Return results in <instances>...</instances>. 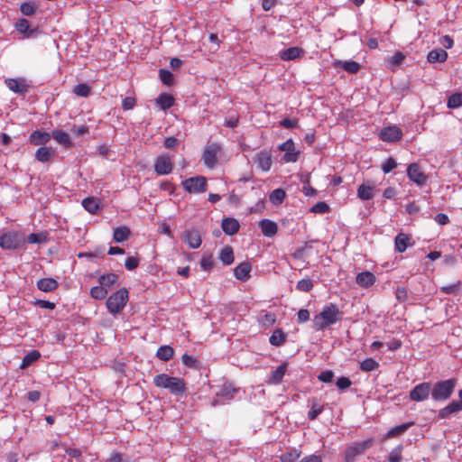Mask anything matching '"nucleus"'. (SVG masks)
<instances>
[{"label": "nucleus", "mask_w": 462, "mask_h": 462, "mask_svg": "<svg viewBox=\"0 0 462 462\" xmlns=\"http://www.w3.org/2000/svg\"><path fill=\"white\" fill-rule=\"evenodd\" d=\"M342 315L343 312L339 310L338 307L334 303H330L325 306L319 314L314 316L312 328L316 331L323 330L339 321Z\"/></svg>", "instance_id": "obj_1"}, {"label": "nucleus", "mask_w": 462, "mask_h": 462, "mask_svg": "<svg viewBox=\"0 0 462 462\" xmlns=\"http://www.w3.org/2000/svg\"><path fill=\"white\" fill-rule=\"evenodd\" d=\"M153 383L156 387L167 389L171 394L177 396L182 395L186 392V383L183 379L166 374H157L153 378Z\"/></svg>", "instance_id": "obj_2"}, {"label": "nucleus", "mask_w": 462, "mask_h": 462, "mask_svg": "<svg viewBox=\"0 0 462 462\" xmlns=\"http://www.w3.org/2000/svg\"><path fill=\"white\" fill-rule=\"evenodd\" d=\"M457 384L456 378L439 381L431 387V398L437 402H443L450 398Z\"/></svg>", "instance_id": "obj_3"}, {"label": "nucleus", "mask_w": 462, "mask_h": 462, "mask_svg": "<svg viewBox=\"0 0 462 462\" xmlns=\"http://www.w3.org/2000/svg\"><path fill=\"white\" fill-rule=\"evenodd\" d=\"M128 298L129 292L125 288L116 291L106 300L107 310L112 314L119 313L126 305Z\"/></svg>", "instance_id": "obj_4"}, {"label": "nucleus", "mask_w": 462, "mask_h": 462, "mask_svg": "<svg viewBox=\"0 0 462 462\" xmlns=\"http://www.w3.org/2000/svg\"><path fill=\"white\" fill-rule=\"evenodd\" d=\"M26 243L21 232H8L0 236V246L5 250H15L23 247Z\"/></svg>", "instance_id": "obj_5"}, {"label": "nucleus", "mask_w": 462, "mask_h": 462, "mask_svg": "<svg viewBox=\"0 0 462 462\" xmlns=\"http://www.w3.org/2000/svg\"><path fill=\"white\" fill-rule=\"evenodd\" d=\"M181 185L189 193H203L208 189L207 179L203 176L186 179Z\"/></svg>", "instance_id": "obj_6"}, {"label": "nucleus", "mask_w": 462, "mask_h": 462, "mask_svg": "<svg viewBox=\"0 0 462 462\" xmlns=\"http://www.w3.org/2000/svg\"><path fill=\"white\" fill-rule=\"evenodd\" d=\"M220 151L221 147L219 144L216 143H208L201 157L204 164L210 169L214 168L217 163V154Z\"/></svg>", "instance_id": "obj_7"}, {"label": "nucleus", "mask_w": 462, "mask_h": 462, "mask_svg": "<svg viewBox=\"0 0 462 462\" xmlns=\"http://www.w3.org/2000/svg\"><path fill=\"white\" fill-rule=\"evenodd\" d=\"M431 395V384L430 383H421L417 384L410 392V399L414 402H422Z\"/></svg>", "instance_id": "obj_8"}, {"label": "nucleus", "mask_w": 462, "mask_h": 462, "mask_svg": "<svg viewBox=\"0 0 462 462\" xmlns=\"http://www.w3.org/2000/svg\"><path fill=\"white\" fill-rule=\"evenodd\" d=\"M173 163L169 155H159L154 162V171L158 175H167L171 172Z\"/></svg>", "instance_id": "obj_9"}, {"label": "nucleus", "mask_w": 462, "mask_h": 462, "mask_svg": "<svg viewBox=\"0 0 462 462\" xmlns=\"http://www.w3.org/2000/svg\"><path fill=\"white\" fill-rule=\"evenodd\" d=\"M407 175L411 180L419 186L426 183L428 176L421 171L418 163H411L407 168Z\"/></svg>", "instance_id": "obj_10"}, {"label": "nucleus", "mask_w": 462, "mask_h": 462, "mask_svg": "<svg viewBox=\"0 0 462 462\" xmlns=\"http://www.w3.org/2000/svg\"><path fill=\"white\" fill-rule=\"evenodd\" d=\"M279 150L285 152L282 160L285 162H295L299 157V152H295V145L291 139H288L286 142L279 145Z\"/></svg>", "instance_id": "obj_11"}, {"label": "nucleus", "mask_w": 462, "mask_h": 462, "mask_svg": "<svg viewBox=\"0 0 462 462\" xmlns=\"http://www.w3.org/2000/svg\"><path fill=\"white\" fill-rule=\"evenodd\" d=\"M402 136V130L395 125L384 127L380 133V138L383 141L389 143L399 141Z\"/></svg>", "instance_id": "obj_12"}, {"label": "nucleus", "mask_w": 462, "mask_h": 462, "mask_svg": "<svg viewBox=\"0 0 462 462\" xmlns=\"http://www.w3.org/2000/svg\"><path fill=\"white\" fill-rule=\"evenodd\" d=\"M6 87L14 93L23 95L29 89V85L23 79H6Z\"/></svg>", "instance_id": "obj_13"}, {"label": "nucleus", "mask_w": 462, "mask_h": 462, "mask_svg": "<svg viewBox=\"0 0 462 462\" xmlns=\"http://www.w3.org/2000/svg\"><path fill=\"white\" fill-rule=\"evenodd\" d=\"M182 239L192 249H197L201 245L202 239L197 230H186L182 234Z\"/></svg>", "instance_id": "obj_14"}, {"label": "nucleus", "mask_w": 462, "mask_h": 462, "mask_svg": "<svg viewBox=\"0 0 462 462\" xmlns=\"http://www.w3.org/2000/svg\"><path fill=\"white\" fill-rule=\"evenodd\" d=\"M15 29L26 37L36 36L39 33V29L37 27L32 29L29 21L24 18H21L16 22Z\"/></svg>", "instance_id": "obj_15"}, {"label": "nucleus", "mask_w": 462, "mask_h": 462, "mask_svg": "<svg viewBox=\"0 0 462 462\" xmlns=\"http://www.w3.org/2000/svg\"><path fill=\"white\" fill-rule=\"evenodd\" d=\"M305 51L300 47H290L280 51V58L282 60H295L304 55Z\"/></svg>", "instance_id": "obj_16"}, {"label": "nucleus", "mask_w": 462, "mask_h": 462, "mask_svg": "<svg viewBox=\"0 0 462 462\" xmlns=\"http://www.w3.org/2000/svg\"><path fill=\"white\" fill-rule=\"evenodd\" d=\"M251 270V263L249 262H244L234 269V275L237 280L245 282L250 278Z\"/></svg>", "instance_id": "obj_17"}, {"label": "nucleus", "mask_w": 462, "mask_h": 462, "mask_svg": "<svg viewBox=\"0 0 462 462\" xmlns=\"http://www.w3.org/2000/svg\"><path fill=\"white\" fill-rule=\"evenodd\" d=\"M222 230L228 236L236 235L240 227L239 222L233 217H225L221 224Z\"/></svg>", "instance_id": "obj_18"}, {"label": "nucleus", "mask_w": 462, "mask_h": 462, "mask_svg": "<svg viewBox=\"0 0 462 462\" xmlns=\"http://www.w3.org/2000/svg\"><path fill=\"white\" fill-rule=\"evenodd\" d=\"M462 411V402L459 401H452L443 409L439 410V417L441 419L448 418L451 414L457 413Z\"/></svg>", "instance_id": "obj_19"}, {"label": "nucleus", "mask_w": 462, "mask_h": 462, "mask_svg": "<svg viewBox=\"0 0 462 462\" xmlns=\"http://www.w3.org/2000/svg\"><path fill=\"white\" fill-rule=\"evenodd\" d=\"M51 138V135L47 132L36 130L30 135V143L33 145H44Z\"/></svg>", "instance_id": "obj_20"}, {"label": "nucleus", "mask_w": 462, "mask_h": 462, "mask_svg": "<svg viewBox=\"0 0 462 462\" xmlns=\"http://www.w3.org/2000/svg\"><path fill=\"white\" fill-rule=\"evenodd\" d=\"M356 283L364 288H368L375 282V276L371 272H362L356 277Z\"/></svg>", "instance_id": "obj_21"}, {"label": "nucleus", "mask_w": 462, "mask_h": 462, "mask_svg": "<svg viewBox=\"0 0 462 462\" xmlns=\"http://www.w3.org/2000/svg\"><path fill=\"white\" fill-rule=\"evenodd\" d=\"M259 227L263 236L267 237L273 236L278 230L277 224L269 219H263L259 222Z\"/></svg>", "instance_id": "obj_22"}, {"label": "nucleus", "mask_w": 462, "mask_h": 462, "mask_svg": "<svg viewBox=\"0 0 462 462\" xmlns=\"http://www.w3.org/2000/svg\"><path fill=\"white\" fill-rule=\"evenodd\" d=\"M255 162H257L258 167L263 171H267L270 170L272 166V155L267 151L260 152L255 158Z\"/></svg>", "instance_id": "obj_23"}, {"label": "nucleus", "mask_w": 462, "mask_h": 462, "mask_svg": "<svg viewBox=\"0 0 462 462\" xmlns=\"http://www.w3.org/2000/svg\"><path fill=\"white\" fill-rule=\"evenodd\" d=\"M287 363H282L274 371L272 372L267 383L269 384H279L282 383V378L287 369Z\"/></svg>", "instance_id": "obj_24"}, {"label": "nucleus", "mask_w": 462, "mask_h": 462, "mask_svg": "<svg viewBox=\"0 0 462 462\" xmlns=\"http://www.w3.org/2000/svg\"><path fill=\"white\" fill-rule=\"evenodd\" d=\"M59 282L53 278H42L37 282V288L44 292H50L56 290Z\"/></svg>", "instance_id": "obj_25"}, {"label": "nucleus", "mask_w": 462, "mask_h": 462, "mask_svg": "<svg viewBox=\"0 0 462 462\" xmlns=\"http://www.w3.org/2000/svg\"><path fill=\"white\" fill-rule=\"evenodd\" d=\"M51 137L60 144L69 148L72 146V143L69 134L62 130L55 129L51 133Z\"/></svg>", "instance_id": "obj_26"}, {"label": "nucleus", "mask_w": 462, "mask_h": 462, "mask_svg": "<svg viewBox=\"0 0 462 462\" xmlns=\"http://www.w3.org/2000/svg\"><path fill=\"white\" fill-rule=\"evenodd\" d=\"M55 154V151L51 147L42 146L37 149L35 159L40 162H49Z\"/></svg>", "instance_id": "obj_27"}, {"label": "nucleus", "mask_w": 462, "mask_h": 462, "mask_svg": "<svg viewBox=\"0 0 462 462\" xmlns=\"http://www.w3.org/2000/svg\"><path fill=\"white\" fill-rule=\"evenodd\" d=\"M411 237L408 235L400 233L395 236V249L399 253H403L411 244Z\"/></svg>", "instance_id": "obj_28"}, {"label": "nucleus", "mask_w": 462, "mask_h": 462, "mask_svg": "<svg viewBox=\"0 0 462 462\" xmlns=\"http://www.w3.org/2000/svg\"><path fill=\"white\" fill-rule=\"evenodd\" d=\"M448 59V53L443 49H435L428 53L427 60L430 63L444 62Z\"/></svg>", "instance_id": "obj_29"}, {"label": "nucleus", "mask_w": 462, "mask_h": 462, "mask_svg": "<svg viewBox=\"0 0 462 462\" xmlns=\"http://www.w3.org/2000/svg\"><path fill=\"white\" fill-rule=\"evenodd\" d=\"M310 403V409L308 412V419L310 420H316L319 414L324 411V406L319 403L317 398H312L309 401Z\"/></svg>", "instance_id": "obj_30"}, {"label": "nucleus", "mask_w": 462, "mask_h": 462, "mask_svg": "<svg viewBox=\"0 0 462 462\" xmlns=\"http://www.w3.org/2000/svg\"><path fill=\"white\" fill-rule=\"evenodd\" d=\"M131 235V231L127 226H119L114 229L113 239L116 243H123L126 241Z\"/></svg>", "instance_id": "obj_31"}, {"label": "nucleus", "mask_w": 462, "mask_h": 462, "mask_svg": "<svg viewBox=\"0 0 462 462\" xmlns=\"http://www.w3.org/2000/svg\"><path fill=\"white\" fill-rule=\"evenodd\" d=\"M82 206L88 213L97 214L100 207L99 199L94 197H88L83 199Z\"/></svg>", "instance_id": "obj_32"}, {"label": "nucleus", "mask_w": 462, "mask_h": 462, "mask_svg": "<svg viewBox=\"0 0 462 462\" xmlns=\"http://www.w3.org/2000/svg\"><path fill=\"white\" fill-rule=\"evenodd\" d=\"M413 421H409L406 423H402L401 425L395 426L392 428L385 435V439L393 438L399 435L403 434L406 430H408L412 425Z\"/></svg>", "instance_id": "obj_33"}, {"label": "nucleus", "mask_w": 462, "mask_h": 462, "mask_svg": "<svg viewBox=\"0 0 462 462\" xmlns=\"http://www.w3.org/2000/svg\"><path fill=\"white\" fill-rule=\"evenodd\" d=\"M174 98L171 95L162 93L156 98V104L163 110L169 109L173 106Z\"/></svg>", "instance_id": "obj_34"}, {"label": "nucleus", "mask_w": 462, "mask_h": 462, "mask_svg": "<svg viewBox=\"0 0 462 462\" xmlns=\"http://www.w3.org/2000/svg\"><path fill=\"white\" fill-rule=\"evenodd\" d=\"M286 341V334L281 328L275 329L269 338L271 345L280 346Z\"/></svg>", "instance_id": "obj_35"}, {"label": "nucleus", "mask_w": 462, "mask_h": 462, "mask_svg": "<svg viewBox=\"0 0 462 462\" xmlns=\"http://www.w3.org/2000/svg\"><path fill=\"white\" fill-rule=\"evenodd\" d=\"M357 196L362 200H369L374 197V187L362 184L357 189Z\"/></svg>", "instance_id": "obj_36"}, {"label": "nucleus", "mask_w": 462, "mask_h": 462, "mask_svg": "<svg viewBox=\"0 0 462 462\" xmlns=\"http://www.w3.org/2000/svg\"><path fill=\"white\" fill-rule=\"evenodd\" d=\"M25 240L29 244H43L48 241V233H32L25 238Z\"/></svg>", "instance_id": "obj_37"}, {"label": "nucleus", "mask_w": 462, "mask_h": 462, "mask_svg": "<svg viewBox=\"0 0 462 462\" xmlns=\"http://www.w3.org/2000/svg\"><path fill=\"white\" fill-rule=\"evenodd\" d=\"M174 354V350L170 346H162L158 348L156 356L159 359L162 361H169L172 358Z\"/></svg>", "instance_id": "obj_38"}, {"label": "nucleus", "mask_w": 462, "mask_h": 462, "mask_svg": "<svg viewBox=\"0 0 462 462\" xmlns=\"http://www.w3.org/2000/svg\"><path fill=\"white\" fill-rule=\"evenodd\" d=\"M219 259L226 265L231 264L234 262V253L232 247H224L220 252Z\"/></svg>", "instance_id": "obj_39"}, {"label": "nucleus", "mask_w": 462, "mask_h": 462, "mask_svg": "<svg viewBox=\"0 0 462 462\" xmlns=\"http://www.w3.org/2000/svg\"><path fill=\"white\" fill-rule=\"evenodd\" d=\"M286 197L285 191L282 189H276L270 193L269 199L274 205H280L283 202Z\"/></svg>", "instance_id": "obj_40"}, {"label": "nucleus", "mask_w": 462, "mask_h": 462, "mask_svg": "<svg viewBox=\"0 0 462 462\" xmlns=\"http://www.w3.org/2000/svg\"><path fill=\"white\" fill-rule=\"evenodd\" d=\"M41 357V354L37 350H32L24 356L23 358L21 368H25L32 365L33 362L37 361Z\"/></svg>", "instance_id": "obj_41"}, {"label": "nucleus", "mask_w": 462, "mask_h": 462, "mask_svg": "<svg viewBox=\"0 0 462 462\" xmlns=\"http://www.w3.org/2000/svg\"><path fill=\"white\" fill-rule=\"evenodd\" d=\"M359 455L362 454L359 452L357 447L354 443L346 448L345 451L344 460L345 462H354L356 457Z\"/></svg>", "instance_id": "obj_42"}, {"label": "nucleus", "mask_w": 462, "mask_h": 462, "mask_svg": "<svg viewBox=\"0 0 462 462\" xmlns=\"http://www.w3.org/2000/svg\"><path fill=\"white\" fill-rule=\"evenodd\" d=\"M118 276L116 273H110L103 274L98 278L99 284L105 288L109 287L116 282Z\"/></svg>", "instance_id": "obj_43"}, {"label": "nucleus", "mask_w": 462, "mask_h": 462, "mask_svg": "<svg viewBox=\"0 0 462 462\" xmlns=\"http://www.w3.org/2000/svg\"><path fill=\"white\" fill-rule=\"evenodd\" d=\"M108 291L103 285L94 286L90 290V295L95 300H103L106 297Z\"/></svg>", "instance_id": "obj_44"}, {"label": "nucleus", "mask_w": 462, "mask_h": 462, "mask_svg": "<svg viewBox=\"0 0 462 462\" xmlns=\"http://www.w3.org/2000/svg\"><path fill=\"white\" fill-rule=\"evenodd\" d=\"M237 390L231 385H223L221 390L217 393V396L222 397L225 400H231Z\"/></svg>", "instance_id": "obj_45"}, {"label": "nucleus", "mask_w": 462, "mask_h": 462, "mask_svg": "<svg viewBox=\"0 0 462 462\" xmlns=\"http://www.w3.org/2000/svg\"><path fill=\"white\" fill-rule=\"evenodd\" d=\"M379 366L378 362H376L374 358H365L360 364V369L365 372H371L375 370Z\"/></svg>", "instance_id": "obj_46"}, {"label": "nucleus", "mask_w": 462, "mask_h": 462, "mask_svg": "<svg viewBox=\"0 0 462 462\" xmlns=\"http://www.w3.org/2000/svg\"><path fill=\"white\" fill-rule=\"evenodd\" d=\"M462 106V93H454L448 99V108H457Z\"/></svg>", "instance_id": "obj_47"}, {"label": "nucleus", "mask_w": 462, "mask_h": 462, "mask_svg": "<svg viewBox=\"0 0 462 462\" xmlns=\"http://www.w3.org/2000/svg\"><path fill=\"white\" fill-rule=\"evenodd\" d=\"M340 63H341V67L346 71L352 73V74L356 73L361 68V65L358 62L354 61V60L343 61Z\"/></svg>", "instance_id": "obj_48"}, {"label": "nucleus", "mask_w": 462, "mask_h": 462, "mask_svg": "<svg viewBox=\"0 0 462 462\" xmlns=\"http://www.w3.org/2000/svg\"><path fill=\"white\" fill-rule=\"evenodd\" d=\"M402 445H398L396 448H394L389 454L388 460L389 462H401L402 459Z\"/></svg>", "instance_id": "obj_49"}, {"label": "nucleus", "mask_w": 462, "mask_h": 462, "mask_svg": "<svg viewBox=\"0 0 462 462\" xmlns=\"http://www.w3.org/2000/svg\"><path fill=\"white\" fill-rule=\"evenodd\" d=\"M300 456V452L294 449L289 452H285L281 456L282 462H295Z\"/></svg>", "instance_id": "obj_50"}, {"label": "nucleus", "mask_w": 462, "mask_h": 462, "mask_svg": "<svg viewBox=\"0 0 462 462\" xmlns=\"http://www.w3.org/2000/svg\"><path fill=\"white\" fill-rule=\"evenodd\" d=\"M296 288L300 291L308 292L313 288V282L310 279H301L297 282Z\"/></svg>", "instance_id": "obj_51"}, {"label": "nucleus", "mask_w": 462, "mask_h": 462, "mask_svg": "<svg viewBox=\"0 0 462 462\" xmlns=\"http://www.w3.org/2000/svg\"><path fill=\"white\" fill-rule=\"evenodd\" d=\"M73 92L79 97H88L90 94V88L87 84H78L74 87Z\"/></svg>", "instance_id": "obj_52"}, {"label": "nucleus", "mask_w": 462, "mask_h": 462, "mask_svg": "<svg viewBox=\"0 0 462 462\" xmlns=\"http://www.w3.org/2000/svg\"><path fill=\"white\" fill-rule=\"evenodd\" d=\"M160 79L165 85H171L173 80V75L170 70L161 69L159 71Z\"/></svg>", "instance_id": "obj_53"}, {"label": "nucleus", "mask_w": 462, "mask_h": 462, "mask_svg": "<svg viewBox=\"0 0 462 462\" xmlns=\"http://www.w3.org/2000/svg\"><path fill=\"white\" fill-rule=\"evenodd\" d=\"M460 285H461V282H457L450 284V285L442 286L440 288V291L447 294H457L460 290Z\"/></svg>", "instance_id": "obj_54"}, {"label": "nucleus", "mask_w": 462, "mask_h": 462, "mask_svg": "<svg viewBox=\"0 0 462 462\" xmlns=\"http://www.w3.org/2000/svg\"><path fill=\"white\" fill-rule=\"evenodd\" d=\"M374 444V439L372 438L363 440L361 442H356L355 445L357 447L359 452L364 454L367 449H369Z\"/></svg>", "instance_id": "obj_55"}, {"label": "nucleus", "mask_w": 462, "mask_h": 462, "mask_svg": "<svg viewBox=\"0 0 462 462\" xmlns=\"http://www.w3.org/2000/svg\"><path fill=\"white\" fill-rule=\"evenodd\" d=\"M397 167V162L393 157H389L382 165V170L384 173L391 172Z\"/></svg>", "instance_id": "obj_56"}, {"label": "nucleus", "mask_w": 462, "mask_h": 462, "mask_svg": "<svg viewBox=\"0 0 462 462\" xmlns=\"http://www.w3.org/2000/svg\"><path fill=\"white\" fill-rule=\"evenodd\" d=\"M181 361L186 366H188L189 368H196L199 364V362L196 358H194L192 356H189L188 354H184L181 356Z\"/></svg>", "instance_id": "obj_57"}, {"label": "nucleus", "mask_w": 462, "mask_h": 462, "mask_svg": "<svg viewBox=\"0 0 462 462\" xmlns=\"http://www.w3.org/2000/svg\"><path fill=\"white\" fill-rule=\"evenodd\" d=\"M329 211V206L324 202L319 201L311 208V212L324 214Z\"/></svg>", "instance_id": "obj_58"}, {"label": "nucleus", "mask_w": 462, "mask_h": 462, "mask_svg": "<svg viewBox=\"0 0 462 462\" xmlns=\"http://www.w3.org/2000/svg\"><path fill=\"white\" fill-rule=\"evenodd\" d=\"M20 10L23 14L27 16L33 15L35 13L34 5L27 2L21 5Z\"/></svg>", "instance_id": "obj_59"}, {"label": "nucleus", "mask_w": 462, "mask_h": 462, "mask_svg": "<svg viewBox=\"0 0 462 462\" xmlns=\"http://www.w3.org/2000/svg\"><path fill=\"white\" fill-rule=\"evenodd\" d=\"M352 384L351 380L348 377L341 376L339 377L337 382L336 385L340 390H346Z\"/></svg>", "instance_id": "obj_60"}, {"label": "nucleus", "mask_w": 462, "mask_h": 462, "mask_svg": "<svg viewBox=\"0 0 462 462\" xmlns=\"http://www.w3.org/2000/svg\"><path fill=\"white\" fill-rule=\"evenodd\" d=\"M200 266L203 270L209 271L214 266V260L212 256H203L200 261Z\"/></svg>", "instance_id": "obj_61"}, {"label": "nucleus", "mask_w": 462, "mask_h": 462, "mask_svg": "<svg viewBox=\"0 0 462 462\" xmlns=\"http://www.w3.org/2000/svg\"><path fill=\"white\" fill-rule=\"evenodd\" d=\"M139 264V260L136 257L130 256L125 259V266L127 270L133 271L134 270Z\"/></svg>", "instance_id": "obj_62"}, {"label": "nucleus", "mask_w": 462, "mask_h": 462, "mask_svg": "<svg viewBox=\"0 0 462 462\" xmlns=\"http://www.w3.org/2000/svg\"><path fill=\"white\" fill-rule=\"evenodd\" d=\"M333 377L334 373L331 370H326L319 374L318 379L323 383H330L332 382Z\"/></svg>", "instance_id": "obj_63"}, {"label": "nucleus", "mask_w": 462, "mask_h": 462, "mask_svg": "<svg viewBox=\"0 0 462 462\" xmlns=\"http://www.w3.org/2000/svg\"><path fill=\"white\" fill-rule=\"evenodd\" d=\"M405 59V56L402 52L401 51H396L390 59H389V61L391 62L392 65L393 66H397V65H400L403 60Z\"/></svg>", "instance_id": "obj_64"}]
</instances>
